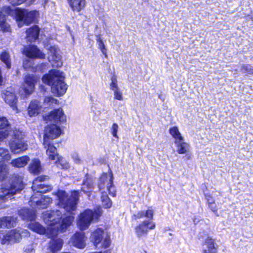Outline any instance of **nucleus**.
<instances>
[{
  "label": "nucleus",
  "mask_w": 253,
  "mask_h": 253,
  "mask_svg": "<svg viewBox=\"0 0 253 253\" xmlns=\"http://www.w3.org/2000/svg\"><path fill=\"white\" fill-rule=\"evenodd\" d=\"M0 160L8 161L11 159V156L8 149L0 148Z\"/></svg>",
  "instance_id": "nucleus-38"
},
{
  "label": "nucleus",
  "mask_w": 253,
  "mask_h": 253,
  "mask_svg": "<svg viewBox=\"0 0 253 253\" xmlns=\"http://www.w3.org/2000/svg\"><path fill=\"white\" fill-rule=\"evenodd\" d=\"M40 28L37 26H34L26 31V39L28 42L35 41L39 37Z\"/></svg>",
  "instance_id": "nucleus-25"
},
{
  "label": "nucleus",
  "mask_w": 253,
  "mask_h": 253,
  "mask_svg": "<svg viewBox=\"0 0 253 253\" xmlns=\"http://www.w3.org/2000/svg\"><path fill=\"white\" fill-rule=\"evenodd\" d=\"M55 164L58 167L63 169H68L69 168V164L62 157L59 156L58 159L55 160Z\"/></svg>",
  "instance_id": "nucleus-36"
},
{
  "label": "nucleus",
  "mask_w": 253,
  "mask_h": 253,
  "mask_svg": "<svg viewBox=\"0 0 253 253\" xmlns=\"http://www.w3.org/2000/svg\"><path fill=\"white\" fill-rule=\"evenodd\" d=\"M86 238L84 232H76L70 240V243L78 248L83 249L85 246Z\"/></svg>",
  "instance_id": "nucleus-18"
},
{
  "label": "nucleus",
  "mask_w": 253,
  "mask_h": 253,
  "mask_svg": "<svg viewBox=\"0 0 253 253\" xmlns=\"http://www.w3.org/2000/svg\"><path fill=\"white\" fill-rule=\"evenodd\" d=\"M7 173L6 166L0 164V180H3L6 177Z\"/></svg>",
  "instance_id": "nucleus-41"
},
{
  "label": "nucleus",
  "mask_w": 253,
  "mask_h": 253,
  "mask_svg": "<svg viewBox=\"0 0 253 253\" xmlns=\"http://www.w3.org/2000/svg\"><path fill=\"white\" fill-rule=\"evenodd\" d=\"M113 175L111 173L103 174L99 179L98 187L101 192V202L102 206L106 209L110 208L112 203L109 198L108 192L112 197L116 195V190L113 184Z\"/></svg>",
  "instance_id": "nucleus-4"
},
{
  "label": "nucleus",
  "mask_w": 253,
  "mask_h": 253,
  "mask_svg": "<svg viewBox=\"0 0 253 253\" xmlns=\"http://www.w3.org/2000/svg\"><path fill=\"white\" fill-rule=\"evenodd\" d=\"M29 171L34 174H39L42 171V167L41 162L38 159H34L32 160L29 166Z\"/></svg>",
  "instance_id": "nucleus-29"
},
{
  "label": "nucleus",
  "mask_w": 253,
  "mask_h": 253,
  "mask_svg": "<svg viewBox=\"0 0 253 253\" xmlns=\"http://www.w3.org/2000/svg\"><path fill=\"white\" fill-rule=\"evenodd\" d=\"M58 205L68 212L72 213L76 209L79 198V192L75 191L69 197L64 191H59L56 194Z\"/></svg>",
  "instance_id": "nucleus-6"
},
{
  "label": "nucleus",
  "mask_w": 253,
  "mask_h": 253,
  "mask_svg": "<svg viewBox=\"0 0 253 253\" xmlns=\"http://www.w3.org/2000/svg\"><path fill=\"white\" fill-rule=\"evenodd\" d=\"M47 121L53 122L56 123L62 124L66 121V116L61 108L53 109L44 117Z\"/></svg>",
  "instance_id": "nucleus-15"
},
{
  "label": "nucleus",
  "mask_w": 253,
  "mask_h": 253,
  "mask_svg": "<svg viewBox=\"0 0 253 253\" xmlns=\"http://www.w3.org/2000/svg\"><path fill=\"white\" fill-rule=\"evenodd\" d=\"M46 177L45 176H41L36 178L33 183L32 189L34 194L31 198V206L33 208L35 206L39 209L46 208L48 205L52 202L51 198L43 196L41 195L42 193H45L51 190L49 186L45 185L41 183Z\"/></svg>",
  "instance_id": "nucleus-2"
},
{
  "label": "nucleus",
  "mask_w": 253,
  "mask_h": 253,
  "mask_svg": "<svg viewBox=\"0 0 253 253\" xmlns=\"http://www.w3.org/2000/svg\"><path fill=\"white\" fill-rule=\"evenodd\" d=\"M96 37V42L98 45V47L101 50V52L103 55L105 56L106 57H107V50L105 47V45L104 43V42L102 39L99 37V36L97 35Z\"/></svg>",
  "instance_id": "nucleus-37"
},
{
  "label": "nucleus",
  "mask_w": 253,
  "mask_h": 253,
  "mask_svg": "<svg viewBox=\"0 0 253 253\" xmlns=\"http://www.w3.org/2000/svg\"><path fill=\"white\" fill-rule=\"evenodd\" d=\"M42 106L38 100L32 101L28 108V114L30 117H33L40 114L42 110Z\"/></svg>",
  "instance_id": "nucleus-24"
},
{
  "label": "nucleus",
  "mask_w": 253,
  "mask_h": 253,
  "mask_svg": "<svg viewBox=\"0 0 253 253\" xmlns=\"http://www.w3.org/2000/svg\"><path fill=\"white\" fill-rule=\"evenodd\" d=\"M155 228V223L150 220H145L136 226L135 233L140 238L146 236L150 230Z\"/></svg>",
  "instance_id": "nucleus-16"
},
{
  "label": "nucleus",
  "mask_w": 253,
  "mask_h": 253,
  "mask_svg": "<svg viewBox=\"0 0 253 253\" xmlns=\"http://www.w3.org/2000/svg\"><path fill=\"white\" fill-rule=\"evenodd\" d=\"M119 129V126L116 123H113L111 127V133L112 135L115 138H118L119 137L117 132Z\"/></svg>",
  "instance_id": "nucleus-42"
},
{
  "label": "nucleus",
  "mask_w": 253,
  "mask_h": 253,
  "mask_svg": "<svg viewBox=\"0 0 253 253\" xmlns=\"http://www.w3.org/2000/svg\"><path fill=\"white\" fill-rule=\"evenodd\" d=\"M37 81V78L35 76H26L21 90L19 91L20 95L22 97H26L28 95L31 94L34 91Z\"/></svg>",
  "instance_id": "nucleus-14"
},
{
  "label": "nucleus",
  "mask_w": 253,
  "mask_h": 253,
  "mask_svg": "<svg viewBox=\"0 0 253 253\" xmlns=\"http://www.w3.org/2000/svg\"><path fill=\"white\" fill-rule=\"evenodd\" d=\"M72 157L76 163L79 164L81 163V160L78 154L74 153Z\"/></svg>",
  "instance_id": "nucleus-49"
},
{
  "label": "nucleus",
  "mask_w": 253,
  "mask_h": 253,
  "mask_svg": "<svg viewBox=\"0 0 253 253\" xmlns=\"http://www.w3.org/2000/svg\"><path fill=\"white\" fill-rule=\"evenodd\" d=\"M242 69L245 70V72L251 73L253 70V67L250 65H243L242 67Z\"/></svg>",
  "instance_id": "nucleus-48"
},
{
  "label": "nucleus",
  "mask_w": 253,
  "mask_h": 253,
  "mask_svg": "<svg viewBox=\"0 0 253 253\" xmlns=\"http://www.w3.org/2000/svg\"><path fill=\"white\" fill-rule=\"evenodd\" d=\"M42 218L47 226L46 233L49 237L56 236L59 232H65L74 219L73 215L63 217L59 210L46 211L43 213Z\"/></svg>",
  "instance_id": "nucleus-1"
},
{
  "label": "nucleus",
  "mask_w": 253,
  "mask_h": 253,
  "mask_svg": "<svg viewBox=\"0 0 253 253\" xmlns=\"http://www.w3.org/2000/svg\"><path fill=\"white\" fill-rule=\"evenodd\" d=\"M64 79V73L57 70H51L42 78V82L51 86V91L57 96H62L66 92L67 85Z\"/></svg>",
  "instance_id": "nucleus-3"
},
{
  "label": "nucleus",
  "mask_w": 253,
  "mask_h": 253,
  "mask_svg": "<svg viewBox=\"0 0 253 253\" xmlns=\"http://www.w3.org/2000/svg\"><path fill=\"white\" fill-rule=\"evenodd\" d=\"M44 0L45 3H46L48 1V0Z\"/></svg>",
  "instance_id": "nucleus-51"
},
{
  "label": "nucleus",
  "mask_w": 253,
  "mask_h": 253,
  "mask_svg": "<svg viewBox=\"0 0 253 253\" xmlns=\"http://www.w3.org/2000/svg\"><path fill=\"white\" fill-rule=\"evenodd\" d=\"M174 143L176 145V151L178 154H184L189 151V144L185 141L184 139L182 140L177 141Z\"/></svg>",
  "instance_id": "nucleus-28"
},
{
  "label": "nucleus",
  "mask_w": 253,
  "mask_h": 253,
  "mask_svg": "<svg viewBox=\"0 0 253 253\" xmlns=\"http://www.w3.org/2000/svg\"><path fill=\"white\" fill-rule=\"evenodd\" d=\"M71 10L74 12L80 13L86 4V0H67Z\"/></svg>",
  "instance_id": "nucleus-22"
},
{
  "label": "nucleus",
  "mask_w": 253,
  "mask_h": 253,
  "mask_svg": "<svg viewBox=\"0 0 253 253\" xmlns=\"http://www.w3.org/2000/svg\"><path fill=\"white\" fill-rule=\"evenodd\" d=\"M44 148L46 149V154L49 159L51 160H56L59 157L57 153L56 148L51 142H43Z\"/></svg>",
  "instance_id": "nucleus-20"
},
{
  "label": "nucleus",
  "mask_w": 253,
  "mask_h": 253,
  "mask_svg": "<svg viewBox=\"0 0 253 253\" xmlns=\"http://www.w3.org/2000/svg\"><path fill=\"white\" fill-rule=\"evenodd\" d=\"M45 48L48 51V60L52 66L55 67L62 66L63 64L62 56L58 47L56 45H47Z\"/></svg>",
  "instance_id": "nucleus-12"
},
{
  "label": "nucleus",
  "mask_w": 253,
  "mask_h": 253,
  "mask_svg": "<svg viewBox=\"0 0 253 253\" xmlns=\"http://www.w3.org/2000/svg\"><path fill=\"white\" fill-rule=\"evenodd\" d=\"M110 89L113 91L114 90L119 89L117 84V80L115 77L111 78V82L110 84Z\"/></svg>",
  "instance_id": "nucleus-43"
},
{
  "label": "nucleus",
  "mask_w": 253,
  "mask_h": 253,
  "mask_svg": "<svg viewBox=\"0 0 253 253\" xmlns=\"http://www.w3.org/2000/svg\"><path fill=\"white\" fill-rule=\"evenodd\" d=\"M1 60L5 64L7 68H10L11 67V62L9 59V54L4 51L2 52L0 55Z\"/></svg>",
  "instance_id": "nucleus-39"
},
{
  "label": "nucleus",
  "mask_w": 253,
  "mask_h": 253,
  "mask_svg": "<svg viewBox=\"0 0 253 253\" xmlns=\"http://www.w3.org/2000/svg\"><path fill=\"white\" fill-rule=\"evenodd\" d=\"M144 216H145V211H140L132 215V219L134 220H137L138 219L141 218Z\"/></svg>",
  "instance_id": "nucleus-47"
},
{
  "label": "nucleus",
  "mask_w": 253,
  "mask_h": 253,
  "mask_svg": "<svg viewBox=\"0 0 253 253\" xmlns=\"http://www.w3.org/2000/svg\"><path fill=\"white\" fill-rule=\"evenodd\" d=\"M114 98L115 99L121 101L123 100V95L120 89L113 91Z\"/></svg>",
  "instance_id": "nucleus-45"
},
{
  "label": "nucleus",
  "mask_w": 253,
  "mask_h": 253,
  "mask_svg": "<svg viewBox=\"0 0 253 253\" xmlns=\"http://www.w3.org/2000/svg\"><path fill=\"white\" fill-rule=\"evenodd\" d=\"M206 197L207 200L208 201V203L209 204V207L210 208V209L212 210V211L213 212H214L215 213H216L217 211V209L216 207V206H215L214 205V203H215L214 199L211 195H207L206 196Z\"/></svg>",
  "instance_id": "nucleus-40"
},
{
  "label": "nucleus",
  "mask_w": 253,
  "mask_h": 253,
  "mask_svg": "<svg viewBox=\"0 0 253 253\" xmlns=\"http://www.w3.org/2000/svg\"><path fill=\"white\" fill-rule=\"evenodd\" d=\"M28 228L31 230L40 234H45L47 235L46 229L42 226L39 223L34 221H31L28 225Z\"/></svg>",
  "instance_id": "nucleus-31"
},
{
  "label": "nucleus",
  "mask_w": 253,
  "mask_h": 253,
  "mask_svg": "<svg viewBox=\"0 0 253 253\" xmlns=\"http://www.w3.org/2000/svg\"><path fill=\"white\" fill-rule=\"evenodd\" d=\"M218 246L214 239L208 237L205 241L202 253H217Z\"/></svg>",
  "instance_id": "nucleus-19"
},
{
  "label": "nucleus",
  "mask_w": 253,
  "mask_h": 253,
  "mask_svg": "<svg viewBox=\"0 0 253 253\" xmlns=\"http://www.w3.org/2000/svg\"><path fill=\"white\" fill-rule=\"evenodd\" d=\"M101 208L93 211L90 210H85L80 213L77 220V226L82 230L87 229L91 223L96 220L101 215Z\"/></svg>",
  "instance_id": "nucleus-8"
},
{
  "label": "nucleus",
  "mask_w": 253,
  "mask_h": 253,
  "mask_svg": "<svg viewBox=\"0 0 253 253\" xmlns=\"http://www.w3.org/2000/svg\"><path fill=\"white\" fill-rule=\"evenodd\" d=\"M60 127L55 124L47 125L44 128L43 142H51L50 140L58 138L61 134Z\"/></svg>",
  "instance_id": "nucleus-13"
},
{
  "label": "nucleus",
  "mask_w": 253,
  "mask_h": 253,
  "mask_svg": "<svg viewBox=\"0 0 253 253\" xmlns=\"http://www.w3.org/2000/svg\"><path fill=\"white\" fill-rule=\"evenodd\" d=\"M12 133L10 136L13 137L14 140L9 143L11 151L14 154H19L28 149V144L23 139L24 134L19 130L10 131Z\"/></svg>",
  "instance_id": "nucleus-9"
},
{
  "label": "nucleus",
  "mask_w": 253,
  "mask_h": 253,
  "mask_svg": "<svg viewBox=\"0 0 253 253\" xmlns=\"http://www.w3.org/2000/svg\"><path fill=\"white\" fill-rule=\"evenodd\" d=\"M8 125V121L5 118H0V143L4 141L12 133L7 129H4Z\"/></svg>",
  "instance_id": "nucleus-23"
},
{
  "label": "nucleus",
  "mask_w": 253,
  "mask_h": 253,
  "mask_svg": "<svg viewBox=\"0 0 253 253\" xmlns=\"http://www.w3.org/2000/svg\"><path fill=\"white\" fill-rule=\"evenodd\" d=\"M15 222L14 219L12 217H3L0 219V226L9 228L13 226Z\"/></svg>",
  "instance_id": "nucleus-34"
},
{
  "label": "nucleus",
  "mask_w": 253,
  "mask_h": 253,
  "mask_svg": "<svg viewBox=\"0 0 253 253\" xmlns=\"http://www.w3.org/2000/svg\"><path fill=\"white\" fill-rule=\"evenodd\" d=\"M13 9H10L8 7H4L2 10H0V27L3 32H8L10 31V27L8 24L5 22L6 14L10 15L9 12Z\"/></svg>",
  "instance_id": "nucleus-21"
},
{
  "label": "nucleus",
  "mask_w": 253,
  "mask_h": 253,
  "mask_svg": "<svg viewBox=\"0 0 253 253\" xmlns=\"http://www.w3.org/2000/svg\"><path fill=\"white\" fill-rule=\"evenodd\" d=\"M28 232L21 229L11 230L6 234L0 233V239L1 244H6L19 241L23 236L28 235Z\"/></svg>",
  "instance_id": "nucleus-11"
},
{
  "label": "nucleus",
  "mask_w": 253,
  "mask_h": 253,
  "mask_svg": "<svg viewBox=\"0 0 253 253\" xmlns=\"http://www.w3.org/2000/svg\"><path fill=\"white\" fill-rule=\"evenodd\" d=\"M90 240L95 246L101 243L102 247L104 249L108 248L111 245L110 238L107 232L101 228H97L91 233Z\"/></svg>",
  "instance_id": "nucleus-10"
},
{
  "label": "nucleus",
  "mask_w": 253,
  "mask_h": 253,
  "mask_svg": "<svg viewBox=\"0 0 253 253\" xmlns=\"http://www.w3.org/2000/svg\"><path fill=\"white\" fill-rule=\"evenodd\" d=\"M10 180V184H3L0 188V200H6L24 188L22 175L13 174Z\"/></svg>",
  "instance_id": "nucleus-5"
},
{
  "label": "nucleus",
  "mask_w": 253,
  "mask_h": 253,
  "mask_svg": "<svg viewBox=\"0 0 253 253\" xmlns=\"http://www.w3.org/2000/svg\"><path fill=\"white\" fill-rule=\"evenodd\" d=\"M9 14L15 15L16 20L19 27H22L24 24L29 25L34 22L39 16V13L36 10L29 11L17 8L10 10Z\"/></svg>",
  "instance_id": "nucleus-7"
},
{
  "label": "nucleus",
  "mask_w": 253,
  "mask_h": 253,
  "mask_svg": "<svg viewBox=\"0 0 253 253\" xmlns=\"http://www.w3.org/2000/svg\"><path fill=\"white\" fill-rule=\"evenodd\" d=\"M169 132L174 139V143L177 141L182 140L184 139L177 126H173L170 128Z\"/></svg>",
  "instance_id": "nucleus-33"
},
{
  "label": "nucleus",
  "mask_w": 253,
  "mask_h": 253,
  "mask_svg": "<svg viewBox=\"0 0 253 253\" xmlns=\"http://www.w3.org/2000/svg\"><path fill=\"white\" fill-rule=\"evenodd\" d=\"M29 62H30V60H25L24 61L23 66L25 68H27L30 67L31 66V63L29 65H28Z\"/></svg>",
  "instance_id": "nucleus-50"
},
{
  "label": "nucleus",
  "mask_w": 253,
  "mask_h": 253,
  "mask_svg": "<svg viewBox=\"0 0 253 253\" xmlns=\"http://www.w3.org/2000/svg\"><path fill=\"white\" fill-rule=\"evenodd\" d=\"M55 236H54L55 237ZM52 237V238H53ZM49 238H51L49 237ZM63 245V241L60 238H52L49 243V249L53 253H55L60 251Z\"/></svg>",
  "instance_id": "nucleus-26"
},
{
  "label": "nucleus",
  "mask_w": 253,
  "mask_h": 253,
  "mask_svg": "<svg viewBox=\"0 0 253 253\" xmlns=\"http://www.w3.org/2000/svg\"><path fill=\"white\" fill-rule=\"evenodd\" d=\"M93 188V182L92 178L87 177L86 179L83 181L82 190L85 193L90 192Z\"/></svg>",
  "instance_id": "nucleus-32"
},
{
  "label": "nucleus",
  "mask_w": 253,
  "mask_h": 253,
  "mask_svg": "<svg viewBox=\"0 0 253 253\" xmlns=\"http://www.w3.org/2000/svg\"><path fill=\"white\" fill-rule=\"evenodd\" d=\"M20 216L24 220H34L36 218V213L33 210L23 209L19 211Z\"/></svg>",
  "instance_id": "nucleus-30"
},
{
  "label": "nucleus",
  "mask_w": 253,
  "mask_h": 253,
  "mask_svg": "<svg viewBox=\"0 0 253 253\" xmlns=\"http://www.w3.org/2000/svg\"><path fill=\"white\" fill-rule=\"evenodd\" d=\"M44 103L46 105L50 106L53 104H57V100L52 97H46L44 99Z\"/></svg>",
  "instance_id": "nucleus-44"
},
{
  "label": "nucleus",
  "mask_w": 253,
  "mask_h": 253,
  "mask_svg": "<svg viewBox=\"0 0 253 253\" xmlns=\"http://www.w3.org/2000/svg\"><path fill=\"white\" fill-rule=\"evenodd\" d=\"M4 99L7 103L12 106L15 104L17 100L15 94L7 90L5 94Z\"/></svg>",
  "instance_id": "nucleus-35"
},
{
  "label": "nucleus",
  "mask_w": 253,
  "mask_h": 253,
  "mask_svg": "<svg viewBox=\"0 0 253 253\" xmlns=\"http://www.w3.org/2000/svg\"><path fill=\"white\" fill-rule=\"evenodd\" d=\"M29 161L30 158L27 156H24L12 160L10 164L12 167L20 168L25 166Z\"/></svg>",
  "instance_id": "nucleus-27"
},
{
  "label": "nucleus",
  "mask_w": 253,
  "mask_h": 253,
  "mask_svg": "<svg viewBox=\"0 0 253 253\" xmlns=\"http://www.w3.org/2000/svg\"><path fill=\"white\" fill-rule=\"evenodd\" d=\"M154 211L152 209H149L145 211V216L150 219H152L153 218Z\"/></svg>",
  "instance_id": "nucleus-46"
},
{
  "label": "nucleus",
  "mask_w": 253,
  "mask_h": 253,
  "mask_svg": "<svg viewBox=\"0 0 253 253\" xmlns=\"http://www.w3.org/2000/svg\"><path fill=\"white\" fill-rule=\"evenodd\" d=\"M23 53L28 57L32 59L45 58V55L35 45H29L25 46L23 49Z\"/></svg>",
  "instance_id": "nucleus-17"
}]
</instances>
